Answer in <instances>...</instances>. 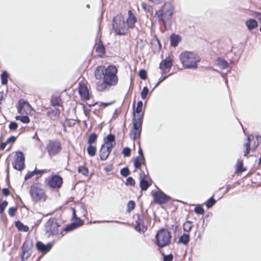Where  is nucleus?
<instances>
[{"instance_id":"f257e3e1","label":"nucleus","mask_w":261,"mask_h":261,"mask_svg":"<svg viewBox=\"0 0 261 261\" xmlns=\"http://www.w3.org/2000/svg\"><path fill=\"white\" fill-rule=\"evenodd\" d=\"M173 12L174 8L170 3H166L161 9L155 12V16H157L159 21L162 22L166 30L171 27Z\"/></svg>"},{"instance_id":"f03ea898","label":"nucleus","mask_w":261,"mask_h":261,"mask_svg":"<svg viewBox=\"0 0 261 261\" xmlns=\"http://www.w3.org/2000/svg\"><path fill=\"white\" fill-rule=\"evenodd\" d=\"M179 59L184 68L196 69L197 63L200 61V58L192 51H185L179 55Z\"/></svg>"},{"instance_id":"7ed1b4c3","label":"nucleus","mask_w":261,"mask_h":261,"mask_svg":"<svg viewBox=\"0 0 261 261\" xmlns=\"http://www.w3.org/2000/svg\"><path fill=\"white\" fill-rule=\"evenodd\" d=\"M112 29L117 35L124 36L127 34L128 28L125 24L124 17L121 14H118L113 18Z\"/></svg>"},{"instance_id":"20e7f679","label":"nucleus","mask_w":261,"mask_h":261,"mask_svg":"<svg viewBox=\"0 0 261 261\" xmlns=\"http://www.w3.org/2000/svg\"><path fill=\"white\" fill-rule=\"evenodd\" d=\"M170 232L165 228H161L155 234V244L160 248L169 245L171 242Z\"/></svg>"},{"instance_id":"39448f33","label":"nucleus","mask_w":261,"mask_h":261,"mask_svg":"<svg viewBox=\"0 0 261 261\" xmlns=\"http://www.w3.org/2000/svg\"><path fill=\"white\" fill-rule=\"evenodd\" d=\"M117 69L114 65H110L106 68V70L103 75V80L108 86H114L118 83V77L116 75Z\"/></svg>"},{"instance_id":"423d86ee","label":"nucleus","mask_w":261,"mask_h":261,"mask_svg":"<svg viewBox=\"0 0 261 261\" xmlns=\"http://www.w3.org/2000/svg\"><path fill=\"white\" fill-rule=\"evenodd\" d=\"M60 225L57 222L56 218H51L49 219L45 224V232L48 237L51 236H57L59 234L61 230L59 229Z\"/></svg>"},{"instance_id":"0eeeda50","label":"nucleus","mask_w":261,"mask_h":261,"mask_svg":"<svg viewBox=\"0 0 261 261\" xmlns=\"http://www.w3.org/2000/svg\"><path fill=\"white\" fill-rule=\"evenodd\" d=\"M62 149V144L58 140H50L46 146V150L50 156H55L59 153Z\"/></svg>"},{"instance_id":"6e6552de","label":"nucleus","mask_w":261,"mask_h":261,"mask_svg":"<svg viewBox=\"0 0 261 261\" xmlns=\"http://www.w3.org/2000/svg\"><path fill=\"white\" fill-rule=\"evenodd\" d=\"M46 184L52 189H59L63 184V178L58 174L53 175L45 179Z\"/></svg>"},{"instance_id":"1a4fd4ad","label":"nucleus","mask_w":261,"mask_h":261,"mask_svg":"<svg viewBox=\"0 0 261 261\" xmlns=\"http://www.w3.org/2000/svg\"><path fill=\"white\" fill-rule=\"evenodd\" d=\"M25 157L22 151H19L16 152L15 159L12 162V166L14 169L21 171L25 166Z\"/></svg>"},{"instance_id":"9d476101","label":"nucleus","mask_w":261,"mask_h":261,"mask_svg":"<svg viewBox=\"0 0 261 261\" xmlns=\"http://www.w3.org/2000/svg\"><path fill=\"white\" fill-rule=\"evenodd\" d=\"M152 196L153 198V201L159 204H165L171 199L170 196L165 194L160 189L154 192Z\"/></svg>"},{"instance_id":"9b49d317","label":"nucleus","mask_w":261,"mask_h":261,"mask_svg":"<svg viewBox=\"0 0 261 261\" xmlns=\"http://www.w3.org/2000/svg\"><path fill=\"white\" fill-rule=\"evenodd\" d=\"M30 194L33 201L37 202L41 200L45 195V192L42 189L37 186L32 185L30 187Z\"/></svg>"},{"instance_id":"f8f14e48","label":"nucleus","mask_w":261,"mask_h":261,"mask_svg":"<svg viewBox=\"0 0 261 261\" xmlns=\"http://www.w3.org/2000/svg\"><path fill=\"white\" fill-rule=\"evenodd\" d=\"M140 187L142 191H146L152 184V179L148 175L144 172L140 173Z\"/></svg>"},{"instance_id":"ddd939ff","label":"nucleus","mask_w":261,"mask_h":261,"mask_svg":"<svg viewBox=\"0 0 261 261\" xmlns=\"http://www.w3.org/2000/svg\"><path fill=\"white\" fill-rule=\"evenodd\" d=\"M142 125L140 123L133 121V127L129 133V136L134 141L140 138Z\"/></svg>"},{"instance_id":"4468645a","label":"nucleus","mask_w":261,"mask_h":261,"mask_svg":"<svg viewBox=\"0 0 261 261\" xmlns=\"http://www.w3.org/2000/svg\"><path fill=\"white\" fill-rule=\"evenodd\" d=\"M33 246V243L32 240L28 239L23 242V245L21 247V261H24V255L27 253H28L29 252H31V250Z\"/></svg>"},{"instance_id":"2eb2a0df","label":"nucleus","mask_w":261,"mask_h":261,"mask_svg":"<svg viewBox=\"0 0 261 261\" xmlns=\"http://www.w3.org/2000/svg\"><path fill=\"white\" fill-rule=\"evenodd\" d=\"M83 223V220L80 218H78V220H75L74 221L66 225L64 228L61 230V233H62L63 231L66 232L72 231L82 225Z\"/></svg>"},{"instance_id":"dca6fc26","label":"nucleus","mask_w":261,"mask_h":261,"mask_svg":"<svg viewBox=\"0 0 261 261\" xmlns=\"http://www.w3.org/2000/svg\"><path fill=\"white\" fill-rule=\"evenodd\" d=\"M53 245L54 242H49L46 244H44L41 241H37L36 244V247L39 251L45 254L51 250Z\"/></svg>"},{"instance_id":"f3484780","label":"nucleus","mask_w":261,"mask_h":261,"mask_svg":"<svg viewBox=\"0 0 261 261\" xmlns=\"http://www.w3.org/2000/svg\"><path fill=\"white\" fill-rule=\"evenodd\" d=\"M137 19L135 14L131 10L128 11V17L125 20V24H126V27L129 29H133L135 27V23L137 22Z\"/></svg>"},{"instance_id":"a211bd4d","label":"nucleus","mask_w":261,"mask_h":261,"mask_svg":"<svg viewBox=\"0 0 261 261\" xmlns=\"http://www.w3.org/2000/svg\"><path fill=\"white\" fill-rule=\"evenodd\" d=\"M79 93L81 98L85 100H88L90 99V96L89 95V90L84 84H81L79 88Z\"/></svg>"},{"instance_id":"6ab92c4d","label":"nucleus","mask_w":261,"mask_h":261,"mask_svg":"<svg viewBox=\"0 0 261 261\" xmlns=\"http://www.w3.org/2000/svg\"><path fill=\"white\" fill-rule=\"evenodd\" d=\"M46 114L51 120L58 121L60 118L61 110L58 108L56 109H50Z\"/></svg>"},{"instance_id":"aec40b11","label":"nucleus","mask_w":261,"mask_h":261,"mask_svg":"<svg viewBox=\"0 0 261 261\" xmlns=\"http://www.w3.org/2000/svg\"><path fill=\"white\" fill-rule=\"evenodd\" d=\"M172 66V60L169 56L167 57L164 60H163L159 65V68L161 69H163V68H165L168 69V71H170Z\"/></svg>"},{"instance_id":"412c9836","label":"nucleus","mask_w":261,"mask_h":261,"mask_svg":"<svg viewBox=\"0 0 261 261\" xmlns=\"http://www.w3.org/2000/svg\"><path fill=\"white\" fill-rule=\"evenodd\" d=\"M62 101V99L60 96L53 95L51 96L50 98V103L51 105L56 108L61 107L62 108V110H63V106L61 103Z\"/></svg>"},{"instance_id":"4be33fe9","label":"nucleus","mask_w":261,"mask_h":261,"mask_svg":"<svg viewBox=\"0 0 261 261\" xmlns=\"http://www.w3.org/2000/svg\"><path fill=\"white\" fill-rule=\"evenodd\" d=\"M106 70V68L102 66H98L96 67L94 75L95 77L97 80H101L103 78V75Z\"/></svg>"},{"instance_id":"5701e85b","label":"nucleus","mask_w":261,"mask_h":261,"mask_svg":"<svg viewBox=\"0 0 261 261\" xmlns=\"http://www.w3.org/2000/svg\"><path fill=\"white\" fill-rule=\"evenodd\" d=\"M181 40V37L180 35L172 34L170 37V45L173 47L177 46Z\"/></svg>"},{"instance_id":"b1692460","label":"nucleus","mask_w":261,"mask_h":261,"mask_svg":"<svg viewBox=\"0 0 261 261\" xmlns=\"http://www.w3.org/2000/svg\"><path fill=\"white\" fill-rule=\"evenodd\" d=\"M245 24L249 31H251L258 27L257 21L253 18L247 20L245 22Z\"/></svg>"},{"instance_id":"393cba45","label":"nucleus","mask_w":261,"mask_h":261,"mask_svg":"<svg viewBox=\"0 0 261 261\" xmlns=\"http://www.w3.org/2000/svg\"><path fill=\"white\" fill-rule=\"evenodd\" d=\"M97 46L95 48V51L103 55L106 53L105 46L103 45L102 40L100 38L97 39Z\"/></svg>"},{"instance_id":"a878e982","label":"nucleus","mask_w":261,"mask_h":261,"mask_svg":"<svg viewBox=\"0 0 261 261\" xmlns=\"http://www.w3.org/2000/svg\"><path fill=\"white\" fill-rule=\"evenodd\" d=\"M109 155V153L106 151V146L102 144L99 150V156L101 161L106 160Z\"/></svg>"},{"instance_id":"bb28decb","label":"nucleus","mask_w":261,"mask_h":261,"mask_svg":"<svg viewBox=\"0 0 261 261\" xmlns=\"http://www.w3.org/2000/svg\"><path fill=\"white\" fill-rule=\"evenodd\" d=\"M216 61L217 65L220 67L222 69H225L229 66L227 61L224 59L218 57L216 59Z\"/></svg>"},{"instance_id":"cd10ccee","label":"nucleus","mask_w":261,"mask_h":261,"mask_svg":"<svg viewBox=\"0 0 261 261\" xmlns=\"http://www.w3.org/2000/svg\"><path fill=\"white\" fill-rule=\"evenodd\" d=\"M45 171V170H39L37 169V168H35L33 171L31 172H28L27 174L25 175L24 177V179L27 180L32 177H33L35 175H37L38 174H42L44 173Z\"/></svg>"},{"instance_id":"c85d7f7f","label":"nucleus","mask_w":261,"mask_h":261,"mask_svg":"<svg viewBox=\"0 0 261 261\" xmlns=\"http://www.w3.org/2000/svg\"><path fill=\"white\" fill-rule=\"evenodd\" d=\"M25 106H27L29 107H31V105L28 102V101L25 100L23 99H20L18 100L17 111L19 113H21V111L24 108Z\"/></svg>"},{"instance_id":"c756f323","label":"nucleus","mask_w":261,"mask_h":261,"mask_svg":"<svg viewBox=\"0 0 261 261\" xmlns=\"http://www.w3.org/2000/svg\"><path fill=\"white\" fill-rule=\"evenodd\" d=\"M15 225L19 231L27 232L29 229V228L27 225H24L19 220L15 222Z\"/></svg>"},{"instance_id":"7c9ffc66","label":"nucleus","mask_w":261,"mask_h":261,"mask_svg":"<svg viewBox=\"0 0 261 261\" xmlns=\"http://www.w3.org/2000/svg\"><path fill=\"white\" fill-rule=\"evenodd\" d=\"M189 241L190 235L188 233H184L179 237L178 243H181L184 245H186L189 243Z\"/></svg>"},{"instance_id":"2f4dec72","label":"nucleus","mask_w":261,"mask_h":261,"mask_svg":"<svg viewBox=\"0 0 261 261\" xmlns=\"http://www.w3.org/2000/svg\"><path fill=\"white\" fill-rule=\"evenodd\" d=\"M246 170V168L243 167V162L241 160H238L236 165V173H241Z\"/></svg>"},{"instance_id":"473e14b6","label":"nucleus","mask_w":261,"mask_h":261,"mask_svg":"<svg viewBox=\"0 0 261 261\" xmlns=\"http://www.w3.org/2000/svg\"><path fill=\"white\" fill-rule=\"evenodd\" d=\"M135 103H136V101L135 100L134 101V102H133V108H132L133 109V114H132L133 119H132V121H135V122H136L137 123H140L142 125L143 118H141L140 117H137L136 115V114H135L134 107H135Z\"/></svg>"},{"instance_id":"72a5a7b5","label":"nucleus","mask_w":261,"mask_h":261,"mask_svg":"<svg viewBox=\"0 0 261 261\" xmlns=\"http://www.w3.org/2000/svg\"><path fill=\"white\" fill-rule=\"evenodd\" d=\"M9 77V74L8 72L6 70L3 71L1 75L2 84L7 85Z\"/></svg>"},{"instance_id":"f704fd0d","label":"nucleus","mask_w":261,"mask_h":261,"mask_svg":"<svg viewBox=\"0 0 261 261\" xmlns=\"http://www.w3.org/2000/svg\"><path fill=\"white\" fill-rule=\"evenodd\" d=\"M115 143V136L112 134H109L104 138V143L109 144L110 143Z\"/></svg>"},{"instance_id":"c9c22d12","label":"nucleus","mask_w":261,"mask_h":261,"mask_svg":"<svg viewBox=\"0 0 261 261\" xmlns=\"http://www.w3.org/2000/svg\"><path fill=\"white\" fill-rule=\"evenodd\" d=\"M217 202V200L214 198V195L208 198L205 202V205L207 208L212 207Z\"/></svg>"},{"instance_id":"e433bc0d","label":"nucleus","mask_w":261,"mask_h":261,"mask_svg":"<svg viewBox=\"0 0 261 261\" xmlns=\"http://www.w3.org/2000/svg\"><path fill=\"white\" fill-rule=\"evenodd\" d=\"M87 151L89 155L90 156H93L96 154V147L93 146L92 144H89L87 148Z\"/></svg>"},{"instance_id":"4c0bfd02","label":"nucleus","mask_w":261,"mask_h":261,"mask_svg":"<svg viewBox=\"0 0 261 261\" xmlns=\"http://www.w3.org/2000/svg\"><path fill=\"white\" fill-rule=\"evenodd\" d=\"M251 137L248 136L247 137V142L245 144V150L244 151V156H246L248 155L250 151V142Z\"/></svg>"},{"instance_id":"58836bf2","label":"nucleus","mask_w":261,"mask_h":261,"mask_svg":"<svg viewBox=\"0 0 261 261\" xmlns=\"http://www.w3.org/2000/svg\"><path fill=\"white\" fill-rule=\"evenodd\" d=\"M149 218L147 215H138V219L136 221V222L140 223L141 225L145 224V220L149 221Z\"/></svg>"},{"instance_id":"ea45409f","label":"nucleus","mask_w":261,"mask_h":261,"mask_svg":"<svg viewBox=\"0 0 261 261\" xmlns=\"http://www.w3.org/2000/svg\"><path fill=\"white\" fill-rule=\"evenodd\" d=\"M98 135L95 133L91 134L88 139L87 143L88 144H92L94 143L97 140Z\"/></svg>"},{"instance_id":"a19ab883","label":"nucleus","mask_w":261,"mask_h":261,"mask_svg":"<svg viewBox=\"0 0 261 261\" xmlns=\"http://www.w3.org/2000/svg\"><path fill=\"white\" fill-rule=\"evenodd\" d=\"M192 222L190 221H187L183 224V229L185 232H189L192 228Z\"/></svg>"},{"instance_id":"79ce46f5","label":"nucleus","mask_w":261,"mask_h":261,"mask_svg":"<svg viewBox=\"0 0 261 261\" xmlns=\"http://www.w3.org/2000/svg\"><path fill=\"white\" fill-rule=\"evenodd\" d=\"M78 172L86 176H88L89 175L88 169L84 166H79L78 168Z\"/></svg>"},{"instance_id":"37998d69","label":"nucleus","mask_w":261,"mask_h":261,"mask_svg":"<svg viewBox=\"0 0 261 261\" xmlns=\"http://www.w3.org/2000/svg\"><path fill=\"white\" fill-rule=\"evenodd\" d=\"M107 84L104 83L103 80L102 82H98L96 84V89L99 91H102L107 88Z\"/></svg>"},{"instance_id":"c03bdc74","label":"nucleus","mask_w":261,"mask_h":261,"mask_svg":"<svg viewBox=\"0 0 261 261\" xmlns=\"http://www.w3.org/2000/svg\"><path fill=\"white\" fill-rule=\"evenodd\" d=\"M143 164L142 161L139 157H137L134 161V166L136 169H140Z\"/></svg>"},{"instance_id":"a18cd8bd","label":"nucleus","mask_w":261,"mask_h":261,"mask_svg":"<svg viewBox=\"0 0 261 261\" xmlns=\"http://www.w3.org/2000/svg\"><path fill=\"white\" fill-rule=\"evenodd\" d=\"M143 106V102L142 100H139L137 102V107L134 108L135 114H139L142 112Z\"/></svg>"},{"instance_id":"49530a36","label":"nucleus","mask_w":261,"mask_h":261,"mask_svg":"<svg viewBox=\"0 0 261 261\" xmlns=\"http://www.w3.org/2000/svg\"><path fill=\"white\" fill-rule=\"evenodd\" d=\"M120 173L122 176L127 177L130 174V172L127 167H125L120 170Z\"/></svg>"},{"instance_id":"de8ad7c7","label":"nucleus","mask_w":261,"mask_h":261,"mask_svg":"<svg viewBox=\"0 0 261 261\" xmlns=\"http://www.w3.org/2000/svg\"><path fill=\"white\" fill-rule=\"evenodd\" d=\"M136 206L135 202L133 200H129L127 204V212H130L133 211Z\"/></svg>"},{"instance_id":"09e8293b","label":"nucleus","mask_w":261,"mask_h":261,"mask_svg":"<svg viewBox=\"0 0 261 261\" xmlns=\"http://www.w3.org/2000/svg\"><path fill=\"white\" fill-rule=\"evenodd\" d=\"M138 75L139 77L143 80H145L147 78V72L144 69L140 70L138 73Z\"/></svg>"},{"instance_id":"8fccbe9b","label":"nucleus","mask_w":261,"mask_h":261,"mask_svg":"<svg viewBox=\"0 0 261 261\" xmlns=\"http://www.w3.org/2000/svg\"><path fill=\"white\" fill-rule=\"evenodd\" d=\"M194 212L197 214L203 215L204 213V210L201 205L198 204L195 207Z\"/></svg>"},{"instance_id":"3c124183","label":"nucleus","mask_w":261,"mask_h":261,"mask_svg":"<svg viewBox=\"0 0 261 261\" xmlns=\"http://www.w3.org/2000/svg\"><path fill=\"white\" fill-rule=\"evenodd\" d=\"M149 93V89L147 86H145L143 88V89L141 92V96L143 99H145Z\"/></svg>"},{"instance_id":"603ef678","label":"nucleus","mask_w":261,"mask_h":261,"mask_svg":"<svg viewBox=\"0 0 261 261\" xmlns=\"http://www.w3.org/2000/svg\"><path fill=\"white\" fill-rule=\"evenodd\" d=\"M136 182L134 179L131 177H128L125 181V185L126 186H134L135 185Z\"/></svg>"},{"instance_id":"864d4df0","label":"nucleus","mask_w":261,"mask_h":261,"mask_svg":"<svg viewBox=\"0 0 261 261\" xmlns=\"http://www.w3.org/2000/svg\"><path fill=\"white\" fill-rule=\"evenodd\" d=\"M139 156L140 159L142 161L143 164H145V158L144 155L143 151L142 149L140 146H139V150H138Z\"/></svg>"},{"instance_id":"5fc2aeb1","label":"nucleus","mask_w":261,"mask_h":261,"mask_svg":"<svg viewBox=\"0 0 261 261\" xmlns=\"http://www.w3.org/2000/svg\"><path fill=\"white\" fill-rule=\"evenodd\" d=\"M122 153L123 154L124 156H129L131 153L130 148L128 147H124L122 150Z\"/></svg>"},{"instance_id":"6e6d98bb","label":"nucleus","mask_w":261,"mask_h":261,"mask_svg":"<svg viewBox=\"0 0 261 261\" xmlns=\"http://www.w3.org/2000/svg\"><path fill=\"white\" fill-rule=\"evenodd\" d=\"M8 204V202L6 200H4L1 203H0V214H2L4 212Z\"/></svg>"},{"instance_id":"4d7b16f0","label":"nucleus","mask_w":261,"mask_h":261,"mask_svg":"<svg viewBox=\"0 0 261 261\" xmlns=\"http://www.w3.org/2000/svg\"><path fill=\"white\" fill-rule=\"evenodd\" d=\"M17 211V207H11L9 209V214L11 217H14L15 214L16 212Z\"/></svg>"},{"instance_id":"13d9d810","label":"nucleus","mask_w":261,"mask_h":261,"mask_svg":"<svg viewBox=\"0 0 261 261\" xmlns=\"http://www.w3.org/2000/svg\"><path fill=\"white\" fill-rule=\"evenodd\" d=\"M80 121L79 120L68 119H66V121L67 122V125L69 127L73 126L75 124V121Z\"/></svg>"},{"instance_id":"bf43d9fd","label":"nucleus","mask_w":261,"mask_h":261,"mask_svg":"<svg viewBox=\"0 0 261 261\" xmlns=\"http://www.w3.org/2000/svg\"><path fill=\"white\" fill-rule=\"evenodd\" d=\"M9 127L10 130H15L18 127V124L15 121L11 122L9 124Z\"/></svg>"},{"instance_id":"052dcab7","label":"nucleus","mask_w":261,"mask_h":261,"mask_svg":"<svg viewBox=\"0 0 261 261\" xmlns=\"http://www.w3.org/2000/svg\"><path fill=\"white\" fill-rule=\"evenodd\" d=\"M115 145V143H110L107 147H106V151L109 153L110 154Z\"/></svg>"},{"instance_id":"680f3d73","label":"nucleus","mask_w":261,"mask_h":261,"mask_svg":"<svg viewBox=\"0 0 261 261\" xmlns=\"http://www.w3.org/2000/svg\"><path fill=\"white\" fill-rule=\"evenodd\" d=\"M20 121L23 123L28 124L30 122V118L27 115L22 116Z\"/></svg>"},{"instance_id":"e2e57ef3","label":"nucleus","mask_w":261,"mask_h":261,"mask_svg":"<svg viewBox=\"0 0 261 261\" xmlns=\"http://www.w3.org/2000/svg\"><path fill=\"white\" fill-rule=\"evenodd\" d=\"M173 259V256L171 253L168 255H164L163 261H172Z\"/></svg>"},{"instance_id":"0e129e2a","label":"nucleus","mask_w":261,"mask_h":261,"mask_svg":"<svg viewBox=\"0 0 261 261\" xmlns=\"http://www.w3.org/2000/svg\"><path fill=\"white\" fill-rule=\"evenodd\" d=\"M2 194L5 196H8L10 194V191L9 188H3L2 189Z\"/></svg>"},{"instance_id":"69168bd1","label":"nucleus","mask_w":261,"mask_h":261,"mask_svg":"<svg viewBox=\"0 0 261 261\" xmlns=\"http://www.w3.org/2000/svg\"><path fill=\"white\" fill-rule=\"evenodd\" d=\"M253 16L256 18L261 23V13L259 12H254Z\"/></svg>"},{"instance_id":"338daca9","label":"nucleus","mask_w":261,"mask_h":261,"mask_svg":"<svg viewBox=\"0 0 261 261\" xmlns=\"http://www.w3.org/2000/svg\"><path fill=\"white\" fill-rule=\"evenodd\" d=\"M114 102H115V101H113L109 102H101L100 104L99 105V106H100V107L102 106L103 107H108L109 106H110V105L113 104Z\"/></svg>"},{"instance_id":"774afa93","label":"nucleus","mask_w":261,"mask_h":261,"mask_svg":"<svg viewBox=\"0 0 261 261\" xmlns=\"http://www.w3.org/2000/svg\"><path fill=\"white\" fill-rule=\"evenodd\" d=\"M16 137L14 136H11L8 138V140L10 143H14L16 141Z\"/></svg>"}]
</instances>
